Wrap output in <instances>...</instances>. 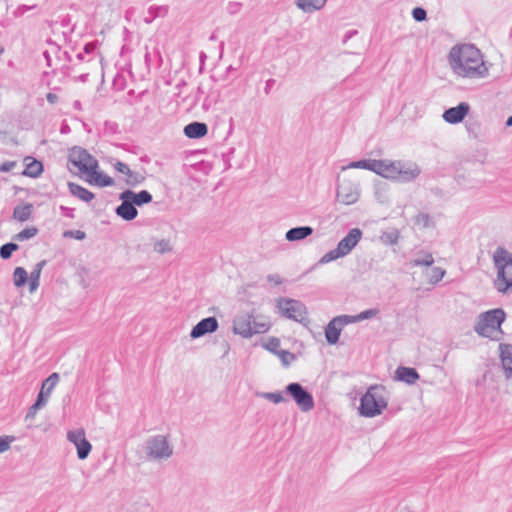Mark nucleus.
I'll use <instances>...</instances> for the list:
<instances>
[{
    "mask_svg": "<svg viewBox=\"0 0 512 512\" xmlns=\"http://www.w3.org/2000/svg\"><path fill=\"white\" fill-rule=\"evenodd\" d=\"M448 62L453 73L461 78L482 79L489 74L484 56L474 44L452 47L448 55Z\"/></svg>",
    "mask_w": 512,
    "mask_h": 512,
    "instance_id": "f257e3e1",
    "label": "nucleus"
},
{
    "mask_svg": "<svg viewBox=\"0 0 512 512\" xmlns=\"http://www.w3.org/2000/svg\"><path fill=\"white\" fill-rule=\"evenodd\" d=\"M492 260L497 271L494 288L501 294L512 293V253L499 246L493 252Z\"/></svg>",
    "mask_w": 512,
    "mask_h": 512,
    "instance_id": "f03ea898",
    "label": "nucleus"
},
{
    "mask_svg": "<svg viewBox=\"0 0 512 512\" xmlns=\"http://www.w3.org/2000/svg\"><path fill=\"white\" fill-rule=\"evenodd\" d=\"M506 319V313L502 308H495L481 313L474 325V331L481 337L493 341L500 340L498 333L503 334L502 324Z\"/></svg>",
    "mask_w": 512,
    "mask_h": 512,
    "instance_id": "7ed1b4c3",
    "label": "nucleus"
},
{
    "mask_svg": "<svg viewBox=\"0 0 512 512\" xmlns=\"http://www.w3.org/2000/svg\"><path fill=\"white\" fill-rule=\"evenodd\" d=\"M384 388L373 385L360 398L359 413L368 418L378 416L387 407V401L382 395Z\"/></svg>",
    "mask_w": 512,
    "mask_h": 512,
    "instance_id": "20e7f679",
    "label": "nucleus"
},
{
    "mask_svg": "<svg viewBox=\"0 0 512 512\" xmlns=\"http://www.w3.org/2000/svg\"><path fill=\"white\" fill-rule=\"evenodd\" d=\"M276 307L279 313L287 319L301 324L309 322L307 308L299 300L282 297L277 300Z\"/></svg>",
    "mask_w": 512,
    "mask_h": 512,
    "instance_id": "39448f33",
    "label": "nucleus"
},
{
    "mask_svg": "<svg viewBox=\"0 0 512 512\" xmlns=\"http://www.w3.org/2000/svg\"><path fill=\"white\" fill-rule=\"evenodd\" d=\"M268 329V324L256 322L248 313L239 314L233 320V332L243 338H250L254 334L265 333Z\"/></svg>",
    "mask_w": 512,
    "mask_h": 512,
    "instance_id": "423d86ee",
    "label": "nucleus"
},
{
    "mask_svg": "<svg viewBox=\"0 0 512 512\" xmlns=\"http://www.w3.org/2000/svg\"><path fill=\"white\" fill-rule=\"evenodd\" d=\"M59 382L58 373H52L48 378H46L41 386V389L37 395L35 402L29 407L25 420H33L37 414V412L45 407L50 397L52 390L55 388L57 383Z\"/></svg>",
    "mask_w": 512,
    "mask_h": 512,
    "instance_id": "0eeeda50",
    "label": "nucleus"
},
{
    "mask_svg": "<svg viewBox=\"0 0 512 512\" xmlns=\"http://www.w3.org/2000/svg\"><path fill=\"white\" fill-rule=\"evenodd\" d=\"M284 393L293 399L302 412H309L315 406L312 393L299 382H291L287 384L285 386Z\"/></svg>",
    "mask_w": 512,
    "mask_h": 512,
    "instance_id": "6e6552de",
    "label": "nucleus"
},
{
    "mask_svg": "<svg viewBox=\"0 0 512 512\" xmlns=\"http://www.w3.org/2000/svg\"><path fill=\"white\" fill-rule=\"evenodd\" d=\"M145 452L149 459H167L173 454V447L163 435L151 436L145 443Z\"/></svg>",
    "mask_w": 512,
    "mask_h": 512,
    "instance_id": "1a4fd4ad",
    "label": "nucleus"
},
{
    "mask_svg": "<svg viewBox=\"0 0 512 512\" xmlns=\"http://www.w3.org/2000/svg\"><path fill=\"white\" fill-rule=\"evenodd\" d=\"M69 161L73 166L84 174H91L98 169V161L91 156L85 149H74L69 156Z\"/></svg>",
    "mask_w": 512,
    "mask_h": 512,
    "instance_id": "9d476101",
    "label": "nucleus"
},
{
    "mask_svg": "<svg viewBox=\"0 0 512 512\" xmlns=\"http://www.w3.org/2000/svg\"><path fill=\"white\" fill-rule=\"evenodd\" d=\"M360 197L359 184L351 180H342L337 187L336 199L344 205L355 204Z\"/></svg>",
    "mask_w": 512,
    "mask_h": 512,
    "instance_id": "9b49d317",
    "label": "nucleus"
},
{
    "mask_svg": "<svg viewBox=\"0 0 512 512\" xmlns=\"http://www.w3.org/2000/svg\"><path fill=\"white\" fill-rule=\"evenodd\" d=\"M67 440L75 445L77 449V457L80 460H84L89 456L92 450V445L86 439L85 431L83 429L68 431Z\"/></svg>",
    "mask_w": 512,
    "mask_h": 512,
    "instance_id": "f8f14e48",
    "label": "nucleus"
},
{
    "mask_svg": "<svg viewBox=\"0 0 512 512\" xmlns=\"http://www.w3.org/2000/svg\"><path fill=\"white\" fill-rule=\"evenodd\" d=\"M362 231L359 228H352L348 233L338 242L337 249L345 257L357 246L362 238Z\"/></svg>",
    "mask_w": 512,
    "mask_h": 512,
    "instance_id": "ddd939ff",
    "label": "nucleus"
},
{
    "mask_svg": "<svg viewBox=\"0 0 512 512\" xmlns=\"http://www.w3.org/2000/svg\"><path fill=\"white\" fill-rule=\"evenodd\" d=\"M470 112V105L467 102H460L455 107L446 109L442 115L445 122L449 124H459Z\"/></svg>",
    "mask_w": 512,
    "mask_h": 512,
    "instance_id": "4468645a",
    "label": "nucleus"
},
{
    "mask_svg": "<svg viewBox=\"0 0 512 512\" xmlns=\"http://www.w3.org/2000/svg\"><path fill=\"white\" fill-rule=\"evenodd\" d=\"M219 327L218 320L214 316L201 319L191 330L190 337L198 339L206 334L214 333Z\"/></svg>",
    "mask_w": 512,
    "mask_h": 512,
    "instance_id": "2eb2a0df",
    "label": "nucleus"
},
{
    "mask_svg": "<svg viewBox=\"0 0 512 512\" xmlns=\"http://www.w3.org/2000/svg\"><path fill=\"white\" fill-rule=\"evenodd\" d=\"M119 200L121 204L115 209V213L118 217L125 221H132L138 216V210L136 206L127 198L125 193L119 194Z\"/></svg>",
    "mask_w": 512,
    "mask_h": 512,
    "instance_id": "dca6fc26",
    "label": "nucleus"
},
{
    "mask_svg": "<svg viewBox=\"0 0 512 512\" xmlns=\"http://www.w3.org/2000/svg\"><path fill=\"white\" fill-rule=\"evenodd\" d=\"M376 168V174L387 178L396 180L399 176L398 168L401 167V161H389V160H378Z\"/></svg>",
    "mask_w": 512,
    "mask_h": 512,
    "instance_id": "f3484780",
    "label": "nucleus"
},
{
    "mask_svg": "<svg viewBox=\"0 0 512 512\" xmlns=\"http://www.w3.org/2000/svg\"><path fill=\"white\" fill-rule=\"evenodd\" d=\"M113 167L117 172L127 176L126 184L128 186L135 187L145 180L141 173L132 171L127 164L121 161H116Z\"/></svg>",
    "mask_w": 512,
    "mask_h": 512,
    "instance_id": "a211bd4d",
    "label": "nucleus"
},
{
    "mask_svg": "<svg viewBox=\"0 0 512 512\" xmlns=\"http://www.w3.org/2000/svg\"><path fill=\"white\" fill-rule=\"evenodd\" d=\"M499 357L507 379L512 378V344L500 343Z\"/></svg>",
    "mask_w": 512,
    "mask_h": 512,
    "instance_id": "6ab92c4d",
    "label": "nucleus"
},
{
    "mask_svg": "<svg viewBox=\"0 0 512 512\" xmlns=\"http://www.w3.org/2000/svg\"><path fill=\"white\" fill-rule=\"evenodd\" d=\"M184 135L189 139H200L207 135L208 126L204 122L194 121L184 127Z\"/></svg>",
    "mask_w": 512,
    "mask_h": 512,
    "instance_id": "aec40b11",
    "label": "nucleus"
},
{
    "mask_svg": "<svg viewBox=\"0 0 512 512\" xmlns=\"http://www.w3.org/2000/svg\"><path fill=\"white\" fill-rule=\"evenodd\" d=\"M399 176L396 180L402 182H410L417 178L420 174V169L416 164H406L401 161V167L398 168Z\"/></svg>",
    "mask_w": 512,
    "mask_h": 512,
    "instance_id": "412c9836",
    "label": "nucleus"
},
{
    "mask_svg": "<svg viewBox=\"0 0 512 512\" xmlns=\"http://www.w3.org/2000/svg\"><path fill=\"white\" fill-rule=\"evenodd\" d=\"M314 232V229L311 226H297L289 229L285 238L289 242L301 241L311 236Z\"/></svg>",
    "mask_w": 512,
    "mask_h": 512,
    "instance_id": "4be33fe9",
    "label": "nucleus"
},
{
    "mask_svg": "<svg viewBox=\"0 0 512 512\" xmlns=\"http://www.w3.org/2000/svg\"><path fill=\"white\" fill-rule=\"evenodd\" d=\"M125 193L127 198L137 207H141L145 204L152 202V194L147 190H141L139 192H134L133 190L127 189L122 191Z\"/></svg>",
    "mask_w": 512,
    "mask_h": 512,
    "instance_id": "5701e85b",
    "label": "nucleus"
},
{
    "mask_svg": "<svg viewBox=\"0 0 512 512\" xmlns=\"http://www.w3.org/2000/svg\"><path fill=\"white\" fill-rule=\"evenodd\" d=\"M396 379L408 385L414 384L419 379V373L415 368L399 366L395 372Z\"/></svg>",
    "mask_w": 512,
    "mask_h": 512,
    "instance_id": "b1692460",
    "label": "nucleus"
},
{
    "mask_svg": "<svg viewBox=\"0 0 512 512\" xmlns=\"http://www.w3.org/2000/svg\"><path fill=\"white\" fill-rule=\"evenodd\" d=\"M68 188H69V192L71 193V195H73L74 197H77L78 199H80L84 202L88 203V202L92 201L95 197L93 192H91L90 190L86 189L85 187H83L79 184L69 182Z\"/></svg>",
    "mask_w": 512,
    "mask_h": 512,
    "instance_id": "393cba45",
    "label": "nucleus"
},
{
    "mask_svg": "<svg viewBox=\"0 0 512 512\" xmlns=\"http://www.w3.org/2000/svg\"><path fill=\"white\" fill-rule=\"evenodd\" d=\"M342 328L332 319L325 327L324 334L328 344L335 345L339 341Z\"/></svg>",
    "mask_w": 512,
    "mask_h": 512,
    "instance_id": "a878e982",
    "label": "nucleus"
},
{
    "mask_svg": "<svg viewBox=\"0 0 512 512\" xmlns=\"http://www.w3.org/2000/svg\"><path fill=\"white\" fill-rule=\"evenodd\" d=\"M34 207L31 203H21L13 209V218L19 222H25L30 219Z\"/></svg>",
    "mask_w": 512,
    "mask_h": 512,
    "instance_id": "bb28decb",
    "label": "nucleus"
},
{
    "mask_svg": "<svg viewBox=\"0 0 512 512\" xmlns=\"http://www.w3.org/2000/svg\"><path fill=\"white\" fill-rule=\"evenodd\" d=\"M434 264V257L432 253L420 250L415 254V257L410 261V265L413 267L425 266L430 267Z\"/></svg>",
    "mask_w": 512,
    "mask_h": 512,
    "instance_id": "cd10ccee",
    "label": "nucleus"
},
{
    "mask_svg": "<svg viewBox=\"0 0 512 512\" xmlns=\"http://www.w3.org/2000/svg\"><path fill=\"white\" fill-rule=\"evenodd\" d=\"M327 0H297L296 5L305 13H313L322 9Z\"/></svg>",
    "mask_w": 512,
    "mask_h": 512,
    "instance_id": "c85d7f7f",
    "label": "nucleus"
},
{
    "mask_svg": "<svg viewBox=\"0 0 512 512\" xmlns=\"http://www.w3.org/2000/svg\"><path fill=\"white\" fill-rule=\"evenodd\" d=\"M377 162H378V160H375V159H362V160H358V161H352L348 165L344 166L342 169L343 170L351 169V168L366 169V170L373 171L376 173V168H377V166H379V164H377Z\"/></svg>",
    "mask_w": 512,
    "mask_h": 512,
    "instance_id": "c756f323",
    "label": "nucleus"
},
{
    "mask_svg": "<svg viewBox=\"0 0 512 512\" xmlns=\"http://www.w3.org/2000/svg\"><path fill=\"white\" fill-rule=\"evenodd\" d=\"M90 177V183L95 184L99 187H109L114 184V180L103 172H98L95 169V172L91 174H87Z\"/></svg>",
    "mask_w": 512,
    "mask_h": 512,
    "instance_id": "7c9ffc66",
    "label": "nucleus"
},
{
    "mask_svg": "<svg viewBox=\"0 0 512 512\" xmlns=\"http://www.w3.org/2000/svg\"><path fill=\"white\" fill-rule=\"evenodd\" d=\"M43 171V165L40 161L32 160L30 163H27L25 169L23 171V175L29 176L32 178H37Z\"/></svg>",
    "mask_w": 512,
    "mask_h": 512,
    "instance_id": "2f4dec72",
    "label": "nucleus"
},
{
    "mask_svg": "<svg viewBox=\"0 0 512 512\" xmlns=\"http://www.w3.org/2000/svg\"><path fill=\"white\" fill-rule=\"evenodd\" d=\"M28 281V273L23 267H16L13 272V283L17 288L23 287Z\"/></svg>",
    "mask_w": 512,
    "mask_h": 512,
    "instance_id": "473e14b6",
    "label": "nucleus"
},
{
    "mask_svg": "<svg viewBox=\"0 0 512 512\" xmlns=\"http://www.w3.org/2000/svg\"><path fill=\"white\" fill-rule=\"evenodd\" d=\"M38 234V229L36 227H27L25 229H23L22 231H20L19 233L15 234L13 236V239L16 240V241H25V240H29L33 237H35L36 235Z\"/></svg>",
    "mask_w": 512,
    "mask_h": 512,
    "instance_id": "72a5a7b5",
    "label": "nucleus"
},
{
    "mask_svg": "<svg viewBox=\"0 0 512 512\" xmlns=\"http://www.w3.org/2000/svg\"><path fill=\"white\" fill-rule=\"evenodd\" d=\"M18 249L19 245L14 242L5 243L0 247V257L3 260H7L12 256L13 252L17 251Z\"/></svg>",
    "mask_w": 512,
    "mask_h": 512,
    "instance_id": "f704fd0d",
    "label": "nucleus"
},
{
    "mask_svg": "<svg viewBox=\"0 0 512 512\" xmlns=\"http://www.w3.org/2000/svg\"><path fill=\"white\" fill-rule=\"evenodd\" d=\"M415 224L422 228H429L434 226V221L432 217L427 213H419L415 217Z\"/></svg>",
    "mask_w": 512,
    "mask_h": 512,
    "instance_id": "c9c22d12",
    "label": "nucleus"
},
{
    "mask_svg": "<svg viewBox=\"0 0 512 512\" xmlns=\"http://www.w3.org/2000/svg\"><path fill=\"white\" fill-rule=\"evenodd\" d=\"M344 257L341 252L337 249V247L335 249H332L330 251H328L327 253H325L319 260L318 264L320 265H324V264H327L329 262H332V261H335L339 258H342Z\"/></svg>",
    "mask_w": 512,
    "mask_h": 512,
    "instance_id": "e433bc0d",
    "label": "nucleus"
},
{
    "mask_svg": "<svg viewBox=\"0 0 512 512\" xmlns=\"http://www.w3.org/2000/svg\"><path fill=\"white\" fill-rule=\"evenodd\" d=\"M446 271L441 267H433L429 276V283L435 285L439 283L445 276Z\"/></svg>",
    "mask_w": 512,
    "mask_h": 512,
    "instance_id": "4c0bfd02",
    "label": "nucleus"
},
{
    "mask_svg": "<svg viewBox=\"0 0 512 512\" xmlns=\"http://www.w3.org/2000/svg\"><path fill=\"white\" fill-rule=\"evenodd\" d=\"M399 237H400L399 231L392 230V231L383 233L381 236V240L385 244L395 245L398 243Z\"/></svg>",
    "mask_w": 512,
    "mask_h": 512,
    "instance_id": "58836bf2",
    "label": "nucleus"
},
{
    "mask_svg": "<svg viewBox=\"0 0 512 512\" xmlns=\"http://www.w3.org/2000/svg\"><path fill=\"white\" fill-rule=\"evenodd\" d=\"M172 250V246L170 244V241L167 239H161L154 244V251L165 254L167 252H170Z\"/></svg>",
    "mask_w": 512,
    "mask_h": 512,
    "instance_id": "ea45409f",
    "label": "nucleus"
},
{
    "mask_svg": "<svg viewBox=\"0 0 512 512\" xmlns=\"http://www.w3.org/2000/svg\"><path fill=\"white\" fill-rule=\"evenodd\" d=\"M334 322H337L338 325L343 329L344 326L352 323H357L356 315H340L333 318Z\"/></svg>",
    "mask_w": 512,
    "mask_h": 512,
    "instance_id": "a19ab883",
    "label": "nucleus"
},
{
    "mask_svg": "<svg viewBox=\"0 0 512 512\" xmlns=\"http://www.w3.org/2000/svg\"><path fill=\"white\" fill-rule=\"evenodd\" d=\"M261 396L264 399L273 402L274 404H279L286 401L282 395V392H264L261 394Z\"/></svg>",
    "mask_w": 512,
    "mask_h": 512,
    "instance_id": "79ce46f5",
    "label": "nucleus"
},
{
    "mask_svg": "<svg viewBox=\"0 0 512 512\" xmlns=\"http://www.w3.org/2000/svg\"><path fill=\"white\" fill-rule=\"evenodd\" d=\"M63 237L76 240H84L86 238V233L82 230H66L63 232Z\"/></svg>",
    "mask_w": 512,
    "mask_h": 512,
    "instance_id": "37998d69",
    "label": "nucleus"
},
{
    "mask_svg": "<svg viewBox=\"0 0 512 512\" xmlns=\"http://www.w3.org/2000/svg\"><path fill=\"white\" fill-rule=\"evenodd\" d=\"M47 264V261L46 260H41L40 262H38L33 270L31 271L30 275H28L29 278H35V279H40V276H41V273H42V270L43 268L46 266Z\"/></svg>",
    "mask_w": 512,
    "mask_h": 512,
    "instance_id": "c03bdc74",
    "label": "nucleus"
},
{
    "mask_svg": "<svg viewBox=\"0 0 512 512\" xmlns=\"http://www.w3.org/2000/svg\"><path fill=\"white\" fill-rule=\"evenodd\" d=\"M265 348L268 351L277 355L279 353V351L281 350L280 349V340L277 338L269 339V341L265 344Z\"/></svg>",
    "mask_w": 512,
    "mask_h": 512,
    "instance_id": "a18cd8bd",
    "label": "nucleus"
},
{
    "mask_svg": "<svg viewBox=\"0 0 512 512\" xmlns=\"http://www.w3.org/2000/svg\"><path fill=\"white\" fill-rule=\"evenodd\" d=\"M412 17L416 22H422L427 18V12L422 7H415L412 10Z\"/></svg>",
    "mask_w": 512,
    "mask_h": 512,
    "instance_id": "49530a36",
    "label": "nucleus"
},
{
    "mask_svg": "<svg viewBox=\"0 0 512 512\" xmlns=\"http://www.w3.org/2000/svg\"><path fill=\"white\" fill-rule=\"evenodd\" d=\"M14 441V436H0V453L6 452Z\"/></svg>",
    "mask_w": 512,
    "mask_h": 512,
    "instance_id": "de8ad7c7",
    "label": "nucleus"
},
{
    "mask_svg": "<svg viewBox=\"0 0 512 512\" xmlns=\"http://www.w3.org/2000/svg\"><path fill=\"white\" fill-rule=\"evenodd\" d=\"M277 355L285 366H288L295 358V356L288 350H280Z\"/></svg>",
    "mask_w": 512,
    "mask_h": 512,
    "instance_id": "09e8293b",
    "label": "nucleus"
},
{
    "mask_svg": "<svg viewBox=\"0 0 512 512\" xmlns=\"http://www.w3.org/2000/svg\"><path fill=\"white\" fill-rule=\"evenodd\" d=\"M377 314H378V310L377 309H367V310H364V311H362V312H360L359 314L356 315L357 322H360V321H363V320H366V319H371V318L375 317Z\"/></svg>",
    "mask_w": 512,
    "mask_h": 512,
    "instance_id": "8fccbe9b",
    "label": "nucleus"
},
{
    "mask_svg": "<svg viewBox=\"0 0 512 512\" xmlns=\"http://www.w3.org/2000/svg\"><path fill=\"white\" fill-rule=\"evenodd\" d=\"M60 211H61L62 215L65 217H68L71 219L75 218V209L74 208H70V207L61 205Z\"/></svg>",
    "mask_w": 512,
    "mask_h": 512,
    "instance_id": "3c124183",
    "label": "nucleus"
},
{
    "mask_svg": "<svg viewBox=\"0 0 512 512\" xmlns=\"http://www.w3.org/2000/svg\"><path fill=\"white\" fill-rule=\"evenodd\" d=\"M16 166L15 161H6L0 164V172H10Z\"/></svg>",
    "mask_w": 512,
    "mask_h": 512,
    "instance_id": "603ef678",
    "label": "nucleus"
},
{
    "mask_svg": "<svg viewBox=\"0 0 512 512\" xmlns=\"http://www.w3.org/2000/svg\"><path fill=\"white\" fill-rule=\"evenodd\" d=\"M267 281L276 286L281 285L283 283V280L279 274H269L267 276Z\"/></svg>",
    "mask_w": 512,
    "mask_h": 512,
    "instance_id": "864d4df0",
    "label": "nucleus"
},
{
    "mask_svg": "<svg viewBox=\"0 0 512 512\" xmlns=\"http://www.w3.org/2000/svg\"><path fill=\"white\" fill-rule=\"evenodd\" d=\"M28 284H29V291L30 293H33L35 292L39 285H40V279H35V278H29L28 277Z\"/></svg>",
    "mask_w": 512,
    "mask_h": 512,
    "instance_id": "5fc2aeb1",
    "label": "nucleus"
},
{
    "mask_svg": "<svg viewBox=\"0 0 512 512\" xmlns=\"http://www.w3.org/2000/svg\"><path fill=\"white\" fill-rule=\"evenodd\" d=\"M96 49H97V45L94 42H89L84 45L83 52L86 55H91V54L95 53Z\"/></svg>",
    "mask_w": 512,
    "mask_h": 512,
    "instance_id": "6e6d98bb",
    "label": "nucleus"
},
{
    "mask_svg": "<svg viewBox=\"0 0 512 512\" xmlns=\"http://www.w3.org/2000/svg\"><path fill=\"white\" fill-rule=\"evenodd\" d=\"M357 34H358V31L355 29L346 31L343 36V40H342L343 44H346L351 38H353Z\"/></svg>",
    "mask_w": 512,
    "mask_h": 512,
    "instance_id": "4d7b16f0",
    "label": "nucleus"
},
{
    "mask_svg": "<svg viewBox=\"0 0 512 512\" xmlns=\"http://www.w3.org/2000/svg\"><path fill=\"white\" fill-rule=\"evenodd\" d=\"M275 83H276V81H275V79H273V78H270V79H268V80L266 81V83H265V87H264V92H265V94H267V95H268V94L270 93V91H271V89L273 88V86L275 85Z\"/></svg>",
    "mask_w": 512,
    "mask_h": 512,
    "instance_id": "13d9d810",
    "label": "nucleus"
},
{
    "mask_svg": "<svg viewBox=\"0 0 512 512\" xmlns=\"http://www.w3.org/2000/svg\"><path fill=\"white\" fill-rule=\"evenodd\" d=\"M46 99L50 104H55L58 101V96L54 93L49 92L46 95Z\"/></svg>",
    "mask_w": 512,
    "mask_h": 512,
    "instance_id": "bf43d9fd",
    "label": "nucleus"
},
{
    "mask_svg": "<svg viewBox=\"0 0 512 512\" xmlns=\"http://www.w3.org/2000/svg\"><path fill=\"white\" fill-rule=\"evenodd\" d=\"M506 126L511 127L512 126V115L509 116L506 120Z\"/></svg>",
    "mask_w": 512,
    "mask_h": 512,
    "instance_id": "052dcab7",
    "label": "nucleus"
},
{
    "mask_svg": "<svg viewBox=\"0 0 512 512\" xmlns=\"http://www.w3.org/2000/svg\"><path fill=\"white\" fill-rule=\"evenodd\" d=\"M77 58L81 61H83L85 59V53L84 52H79L77 54Z\"/></svg>",
    "mask_w": 512,
    "mask_h": 512,
    "instance_id": "680f3d73",
    "label": "nucleus"
},
{
    "mask_svg": "<svg viewBox=\"0 0 512 512\" xmlns=\"http://www.w3.org/2000/svg\"><path fill=\"white\" fill-rule=\"evenodd\" d=\"M205 58H206V55L204 54V52H201V54H200V59H201L202 61H204V59H205Z\"/></svg>",
    "mask_w": 512,
    "mask_h": 512,
    "instance_id": "e2e57ef3",
    "label": "nucleus"
},
{
    "mask_svg": "<svg viewBox=\"0 0 512 512\" xmlns=\"http://www.w3.org/2000/svg\"><path fill=\"white\" fill-rule=\"evenodd\" d=\"M4 53V48L0 46V56Z\"/></svg>",
    "mask_w": 512,
    "mask_h": 512,
    "instance_id": "0e129e2a",
    "label": "nucleus"
},
{
    "mask_svg": "<svg viewBox=\"0 0 512 512\" xmlns=\"http://www.w3.org/2000/svg\"><path fill=\"white\" fill-rule=\"evenodd\" d=\"M232 69H233V68H232V66H229V67L227 68V71H232Z\"/></svg>",
    "mask_w": 512,
    "mask_h": 512,
    "instance_id": "69168bd1",
    "label": "nucleus"
},
{
    "mask_svg": "<svg viewBox=\"0 0 512 512\" xmlns=\"http://www.w3.org/2000/svg\"><path fill=\"white\" fill-rule=\"evenodd\" d=\"M75 106H76V107H79V101H76V102H75Z\"/></svg>",
    "mask_w": 512,
    "mask_h": 512,
    "instance_id": "338daca9",
    "label": "nucleus"
},
{
    "mask_svg": "<svg viewBox=\"0 0 512 512\" xmlns=\"http://www.w3.org/2000/svg\"><path fill=\"white\" fill-rule=\"evenodd\" d=\"M75 106H76V107H79V101H76V102H75Z\"/></svg>",
    "mask_w": 512,
    "mask_h": 512,
    "instance_id": "774afa93",
    "label": "nucleus"
}]
</instances>
